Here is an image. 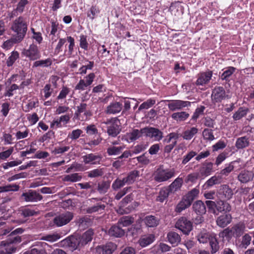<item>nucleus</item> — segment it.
Listing matches in <instances>:
<instances>
[{
  "instance_id": "obj_21",
  "label": "nucleus",
  "mask_w": 254,
  "mask_h": 254,
  "mask_svg": "<svg viewBox=\"0 0 254 254\" xmlns=\"http://www.w3.org/2000/svg\"><path fill=\"white\" fill-rule=\"evenodd\" d=\"M213 163L206 162L204 163L199 169V173L202 177L209 176L213 170Z\"/></svg>"
},
{
  "instance_id": "obj_32",
  "label": "nucleus",
  "mask_w": 254,
  "mask_h": 254,
  "mask_svg": "<svg viewBox=\"0 0 254 254\" xmlns=\"http://www.w3.org/2000/svg\"><path fill=\"white\" fill-rule=\"evenodd\" d=\"M182 184L183 179L181 178H178L167 188L171 193L174 192L181 188Z\"/></svg>"
},
{
  "instance_id": "obj_18",
  "label": "nucleus",
  "mask_w": 254,
  "mask_h": 254,
  "mask_svg": "<svg viewBox=\"0 0 254 254\" xmlns=\"http://www.w3.org/2000/svg\"><path fill=\"white\" fill-rule=\"evenodd\" d=\"M94 232L92 229H89L81 236L78 237L81 246H83L90 242L92 239Z\"/></svg>"
},
{
  "instance_id": "obj_25",
  "label": "nucleus",
  "mask_w": 254,
  "mask_h": 254,
  "mask_svg": "<svg viewBox=\"0 0 254 254\" xmlns=\"http://www.w3.org/2000/svg\"><path fill=\"white\" fill-rule=\"evenodd\" d=\"M143 221L148 227H155L159 224V219L153 215L146 216Z\"/></svg>"
},
{
  "instance_id": "obj_10",
  "label": "nucleus",
  "mask_w": 254,
  "mask_h": 254,
  "mask_svg": "<svg viewBox=\"0 0 254 254\" xmlns=\"http://www.w3.org/2000/svg\"><path fill=\"white\" fill-rule=\"evenodd\" d=\"M21 197H24L26 201L37 202L41 200L42 196L35 190H29L28 192L22 194Z\"/></svg>"
},
{
  "instance_id": "obj_45",
  "label": "nucleus",
  "mask_w": 254,
  "mask_h": 254,
  "mask_svg": "<svg viewBox=\"0 0 254 254\" xmlns=\"http://www.w3.org/2000/svg\"><path fill=\"white\" fill-rule=\"evenodd\" d=\"M61 237V236L60 234L57 233H54L51 234H48L44 236L41 238V239L50 242H54L59 240Z\"/></svg>"
},
{
  "instance_id": "obj_30",
  "label": "nucleus",
  "mask_w": 254,
  "mask_h": 254,
  "mask_svg": "<svg viewBox=\"0 0 254 254\" xmlns=\"http://www.w3.org/2000/svg\"><path fill=\"white\" fill-rule=\"evenodd\" d=\"M191 203L184 196L175 208V211L180 213L183 210L189 207Z\"/></svg>"
},
{
  "instance_id": "obj_13",
  "label": "nucleus",
  "mask_w": 254,
  "mask_h": 254,
  "mask_svg": "<svg viewBox=\"0 0 254 254\" xmlns=\"http://www.w3.org/2000/svg\"><path fill=\"white\" fill-rule=\"evenodd\" d=\"M116 248V245L113 243H109L105 246H98L96 248V251L99 254H112Z\"/></svg>"
},
{
  "instance_id": "obj_38",
  "label": "nucleus",
  "mask_w": 254,
  "mask_h": 254,
  "mask_svg": "<svg viewBox=\"0 0 254 254\" xmlns=\"http://www.w3.org/2000/svg\"><path fill=\"white\" fill-rule=\"evenodd\" d=\"M110 187V182L109 181H103L98 184L97 190L100 194H104L108 191Z\"/></svg>"
},
{
  "instance_id": "obj_29",
  "label": "nucleus",
  "mask_w": 254,
  "mask_h": 254,
  "mask_svg": "<svg viewBox=\"0 0 254 254\" xmlns=\"http://www.w3.org/2000/svg\"><path fill=\"white\" fill-rule=\"evenodd\" d=\"M222 182L221 177L214 176L208 179L204 184L203 187L205 189H209L215 185L220 184Z\"/></svg>"
},
{
  "instance_id": "obj_12",
  "label": "nucleus",
  "mask_w": 254,
  "mask_h": 254,
  "mask_svg": "<svg viewBox=\"0 0 254 254\" xmlns=\"http://www.w3.org/2000/svg\"><path fill=\"white\" fill-rule=\"evenodd\" d=\"M254 177V173L253 171L244 170L241 171L237 178L241 183L245 184L253 181Z\"/></svg>"
},
{
  "instance_id": "obj_51",
  "label": "nucleus",
  "mask_w": 254,
  "mask_h": 254,
  "mask_svg": "<svg viewBox=\"0 0 254 254\" xmlns=\"http://www.w3.org/2000/svg\"><path fill=\"white\" fill-rule=\"evenodd\" d=\"M236 68L230 66L225 70L221 75V78L223 80H227L228 78L235 72Z\"/></svg>"
},
{
  "instance_id": "obj_40",
  "label": "nucleus",
  "mask_w": 254,
  "mask_h": 254,
  "mask_svg": "<svg viewBox=\"0 0 254 254\" xmlns=\"http://www.w3.org/2000/svg\"><path fill=\"white\" fill-rule=\"evenodd\" d=\"M82 179V176L78 173H73L64 176L63 180L64 182H75L79 181Z\"/></svg>"
},
{
  "instance_id": "obj_64",
  "label": "nucleus",
  "mask_w": 254,
  "mask_h": 254,
  "mask_svg": "<svg viewBox=\"0 0 254 254\" xmlns=\"http://www.w3.org/2000/svg\"><path fill=\"white\" fill-rule=\"evenodd\" d=\"M132 200L131 195H127L119 203V207H125Z\"/></svg>"
},
{
  "instance_id": "obj_15",
  "label": "nucleus",
  "mask_w": 254,
  "mask_h": 254,
  "mask_svg": "<svg viewBox=\"0 0 254 254\" xmlns=\"http://www.w3.org/2000/svg\"><path fill=\"white\" fill-rule=\"evenodd\" d=\"M231 221V215L227 212L225 213V214L219 216L216 220V223L219 227L224 228L229 224Z\"/></svg>"
},
{
  "instance_id": "obj_54",
  "label": "nucleus",
  "mask_w": 254,
  "mask_h": 254,
  "mask_svg": "<svg viewBox=\"0 0 254 254\" xmlns=\"http://www.w3.org/2000/svg\"><path fill=\"white\" fill-rule=\"evenodd\" d=\"M19 187L16 185H9L5 186L0 187V193L8 191H17Z\"/></svg>"
},
{
  "instance_id": "obj_4",
  "label": "nucleus",
  "mask_w": 254,
  "mask_h": 254,
  "mask_svg": "<svg viewBox=\"0 0 254 254\" xmlns=\"http://www.w3.org/2000/svg\"><path fill=\"white\" fill-rule=\"evenodd\" d=\"M73 218V213L66 211L56 215L53 219V222L56 226L62 227L68 224Z\"/></svg>"
},
{
  "instance_id": "obj_37",
  "label": "nucleus",
  "mask_w": 254,
  "mask_h": 254,
  "mask_svg": "<svg viewBox=\"0 0 254 254\" xmlns=\"http://www.w3.org/2000/svg\"><path fill=\"white\" fill-rule=\"evenodd\" d=\"M220 193H221L226 199H230L233 195L232 190L227 185H222L220 189Z\"/></svg>"
},
{
  "instance_id": "obj_61",
  "label": "nucleus",
  "mask_w": 254,
  "mask_h": 254,
  "mask_svg": "<svg viewBox=\"0 0 254 254\" xmlns=\"http://www.w3.org/2000/svg\"><path fill=\"white\" fill-rule=\"evenodd\" d=\"M155 103V101L153 99H149L146 102H143L139 107L138 110L147 109L151 107Z\"/></svg>"
},
{
  "instance_id": "obj_16",
  "label": "nucleus",
  "mask_w": 254,
  "mask_h": 254,
  "mask_svg": "<svg viewBox=\"0 0 254 254\" xmlns=\"http://www.w3.org/2000/svg\"><path fill=\"white\" fill-rule=\"evenodd\" d=\"M154 240V235L149 234L141 236L138 243L141 247L143 248L152 243Z\"/></svg>"
},
{
  "instance_id": "obj_14",
  "label": "nucleus",
  "mask_w": 254,
  "mask_h": 254,
  "mask_svg": "<svg viewBox=\"0 0 254 254\" xmlns=\"http://www.w3.org/2000/svg\"><path fill=\"white\" fill-rule=\"evenodd\" d=\"M125 230L122 229L120 225L117 223V225L112 226L109 229L108 234L110 236L116 238H120L124 236Z\"/></svg>"
},
{
  "instance_id": "obj_35",
  "label": "nucleus",
  "mask_w": 254,
  "mask_h": 254,
  "mask_svg": "<svg viewBox=\"0 0 254 254\" xmlns=\"http://www.w3.org/2000/svg\"><path fill=\"white\" fill-rule=\"evenodd\" d=\"M134 222V218L130 216H125L121 217L118 220V224L120 226L127 227L130 225Z\"/></svg>"
},
{
  "instance_id": "obj_53",
  "label": "nucleus",
  "mask_w": 254,
  "mask_h": 254,
  "mask_svg": "<svg viewBox=\"0 0 254 254\" xmlns=\"http://www.w3.org/2000/svg\"><path fill=\"white\" fill-rule=\"evenodd\" d=\"M205 204L207 205L209 210L214 214L217 215V201L216 202L211 200H206Z\"/></svg>"
},
{
  "instance_id": "obj_11",
  "label": "nucleus",
  "mask_w": 254,
  "mask_h": 254,
  "mask_svg": "<svg viewBox=\"0 0 254 254\" xmlns=\"http://www.w3.org/2000/svg\"><path fill=\"white\" fill-rule=\"evenodd\" d=\"M63 244L68 247L71 251L77 249L81 246L78 237L70 236L62 241Z\"/></svg>"
},
{
  "instance_id": "obj_17",
  "label": "nucleus",
  "mask_w": 254,
  "mask_h": 254,
  "mask_svg": "<svg viewBox=\"0 0 254 254\" xmlns=\"http://www.w3.org/2000/svg\"><path fill=\"white\" fill-rule=\"evenodd\" d=\"M192 207L193 210L199 215H202L206 212L205 204L201 200L195 201Z\"/></svg>"
},
{
  "instance_id": "obj_19",
  "label": "nucleus",
  "mask_w": 254,
  "mask_h": 254,
  "mask_svg": "<svg viewBox=\"0 0 254 254\" xmlns=\"http://www.w3.org/2000/svg\"><path fill=\"white\" fill-rule=\"evenodd\" d=\"M122 107V104L120 102L113 103L107 107L105 112L108 114H115L120 112Z\"/></svg>"
},
{
  "instance_id": "obj_44",
  "label": "nucleus",
  "mask_w": 254,
  "mask_h": 254,
  "mask_svg": "<svg viewBox=\"0 0 254 254\" xmlns=\"http://www.w3.org/2000/svg\"><path fill=\"white\" fill-rule=\"evenodd\" d=\"M189 117V114L185 112H181L173 113L172 118L177 121H183Z\"/></svg>"
},
{
  "instance_id": "obj_8",
  "label": "nucleus",
  "mask_w": 254,
  "mask_h": 254,
  "mask_svg": "<svg viewBox=\"0 0 254 254\" xmlns=\"http://www.w3.org/2000/svg\"><path fill=\"white\" fill-rule=\"evenodd\" d=\"M228 96L223 87L216 86L212 90L211 98L215 102H220L225 99Z\"/></svg>"
},
{
  "instance_id": "obj_39",
  "label": "nucleus",
  "mask_w": 254,
  "mask_h": 254,
  "mask_svg": "<svg viewBox=\"0 0 254 254\" xmlns=\"http://www.w3.org/2000/svg\"><path fill=\"white\" fill-rule=\"evenodd\" d=\"M199 192V190L198 189L194 188L189 191L184 197L191 204L193 200L197 197Z\"/></svg>"
},
{
  "instance_id": "obj_49",
  "label": "nucleus",
  "mask_w": 254,
  "mask_h": 254,
  "mask_svg": "<svg viewBox=\"0 0 254 254\" xmlns=\"http://www.w3.org/2000/svg\"><path fill=\"white\" fill-rule=\"evenodd\" d=\"M105 208V205L104 204H102L101 203H98L96 205L89 207L86 209V211L88 213H92L93 212H96L99 211L100 210H104Z\"/></svg>"
},
{
  "instance_id": "obj_5",
  "label": "nucleus",
  "mask_w": 254,
  "mask_h": 254,
  "mask_svg": "<svg viewBox=\"0 0 254 254\" xmlns=\"http://www.w3.org/2000/svg\"><path fill=\"white\" fill-rule=\"evenodd\" d=\"M144 135L156 141H160L163 137V132L157 128L146 127L142 128Z\"/></svg>"
},
{
  "instance_id": "obj_34",
  "label": "nucleus",
  "mask_w": 254,
  "mask_h": 254,
  "mask_svg": "<svg viewBox=\"0 0 254 254\" xmlns=\"http://www.w3.org/2000/svg\"><path fill=\"white\" fill-rule=\"evenodd\" d=\"M142 135H144V133L142 131V128L140 130L134 129L127 134V137L129 140L132 141L137 139Z\"/></svg>"
},
{
  "instance_id": "obj_3",
  "label": "nucleus",
  "mask_w": 254,
  "mask_h": 254,
  "mask_svg": "<svg viewBox=\"0 0 254 254\" xmlns=\"http://www.w3.org/2000/svg\"><path fill=\"white\" fill-rule=\"evenodd\" d=\"M105 123L107 125V133L109 135L116 137L121 132V123L117 118L108 120Z\"/></svg>"
},
{
  "instance_id": "obj_48",
  "label": "nucleus",
  "mask_w": 254,
  "mask_h": 254,
  "mask_svg": "<svg viewBox=\"0 0 254 254\" xmlns=\"http://www.w3.org/2000/svg\"><path fill=\"white\" fill-rule=\"evenodd\" d=\"M36 212L28 208H22L19 210V214L21 216L27 217L34 215Z\"/></svg>"
},
{
  "instance_id": "obj_59",
  "label": "nucleus",
  "mask_w": 254,
  "mask_h": 254,
  "mask_svg": "<svg viewBox=\"0 0 254 254\" xmlns=\"http://www.w3.org/2000/svg\"><path fill=\"white\" fill-rule=\"evenodd\" d=\"M104 174L102 169H96L88 172V177L95 178L102 176Z\"/></svg>"
},
{
  "instance_id": "obj_60",
  "label": "nucleus",
  "mask_w": 254,
  "mask_h": 254,
  "mask_svg": "<svg viewBox=\"0 0 254 254\" xmlns=\"http://www.w3.org/2000/svg\"><path fill=\"white\" fill-rule=\"evenodd\" d=\"M197 155V153L193 151L189 152L187 155L183 157L182 163L184 165L188 163L193 157Z\"/></svg>"
},
{
  "instance_id": "obj_28",
  "label": "nucleus",
  "mask_w": 254,
  "mask_h": 254,
  "mask_svg": "<svg viewBox=\"0 0 254 254\" xmlns=\"http://www.w3.org/2000/svg\"><path fill=\"white\" fill-rule=\"evenodd\" d=\"M85 164H95L100 161L101 157L92 153L84 155L82 157Z\"/></svg>"
},
{
  "instance_id": "obj_57",
  "label": "nucleus",
  "mask_w": 254,
  "mask_h": 254,
  "mask_svg": "<svg viewBox=\"0 0 254 254\" xmlns=\"http://www.w3.org/2000/svg\"><path fill=\"white\" fill-rule=\"evenodd\" d=\"M21 241V237L16 236H9V238L6 241L1 242V245H3L4 246H6V243L7 244H13V243H20Z\"/></svg>"
},
{
  "instance_id": "obj_33",
  "label": "nucleus",
  "mask_w": 254,
  "mask_h": 254,
  "mask_svg": "<svg viewBox=\"0 0 254 254\" xmlns=\"http://www.w3.org/2000/svg\"><path fill=\"white\" fill-rule=\"evenodd\" d=\"M198 128L192 127L183 132V137L185 140H190L198 132Z\"/></svg>"
},
{
  "instance_id": "obj_56",
  "label": "nucleus",
  "mask_w": 254,
  "mask_h": 254,
  "mask_svg": "<svg viewBox=\"0 0 254 254\" xmlns=\"http://www.w3.org/2000/svg\"><path fill=\"white\" fill-rule=\"evenodd\" d=\"M134 209V207L131 204L127 206H126L125 207H119L117 210V212L120 214H127L130 213Z\"/></svg>"
},
{
  "instance_id": "obj_36",
  "label": "nucleus",
  "mask_w": 254,
  "mask_h": 254,
  "mask_svg": "<svg viewBox=\"0 0 254 254\" xmlns=\"http://www.w3.org/2000/svg\"><path fill=\"white\" fill-rule=\"evenodd\" d=\"M82 113H84L86 117L91 115L90 112L87 110V105L86 103H81L77 107L75 115L78 117Z\"/></svg>"
},
{
  "instance_id": "obj_27",
  "label": "nucleus",
  "mask_w": 254,
  "mask_h": 254,
  "mask_svg": "<svg viewBox=\"0 0 254 254\" xmlns=\"http://www.w3.org/2000/svg\"><path fill=\"white\" fill-rule=\"evenodd\" d=\"M217 211L218 212H229L231 210V206L229 203L223 200L217 201Z\"/></svg>"
},
{
  "instance_id": "obj_43",
  "label": "nucleus",
  "mask_w": 254,
  "mask_h": 254,
  "mask_svg": "<svg viewBox=\"0 0 254 254\" xmlns=\"http://www.w3.org/2000/svg\"><path fill=\"white\" fill-rule=\"evenodd\" d=\"M170 193L171 192L168 188H163L159 191V195L157 196L156 200L161 202H163L168 198Z\"/></svg>"
},
{
  "instance_id": "obj_52",
  "label": "nucleus",
  "mask_w": 254,
  "mask_h": 254,
  "mask_svg": "<svg viewBox=\"0 0 254 254\" xmlns=\"http://www.w3.org/2000/svg\"><path fill=\"white\" fill-rule=\"evenodd\" d=\"M202 136L205 140L210 141L215 139L213 134V131L211 129L205 128L202 131Z\"/></svg>"
},
{
  "instance_id": "obj_31",
  "label": "nucleus",
  "mask_w": 254,
  "mask_h": 254,
  "mask_svg": "<svg viewBox=\"0 0 254 254\" xmlns=\"http://www.w3.org/2000/svg\"><path fill=\"white\" fill-rule=\"evenodd\" d=\"M169 242L172 245L177 246L181 242V237L175 232H170L167 235Z\"/></svg>"
},
{
  "instance_id": "obj_2",
  "label": "nucleus",
  "mask_w": 254,
  "mask_h": 254,
  "mask_svg": "<svg viewBox=\"0 0 254 254\" xmlns=\"http://www.w3.org/2000/svg\"><path fill=\"white\" fill-rule=\"evenodd\" d=\"M175 175L174 169H164L159 168L154 174V180L158 183L165 182L173 177Z\"/></svg>"
},
{
  "instance_id": "obj_23",
  "label": "nucleus",
  "mask_w": 254,
  "mask_h": 254,
  "mask_svg": "<svg viewBox=\"0 0 254 254\" xmlns=\"http://www.w3.org/2000/svg\"><path fill=\"white\" fill-rule=\"evenodd\" d=\"M212 75V72L211 71H208L201 73L196 81L197 85H203L205 84L210 80Z\"/></svg>"
},
{
  "instance_id": "obj_46",
  "label": "nucleus",
  "mask_w": 254,
  "mask_h": 254,
  "mask_svg": "<svg viewBox=\"0 0 254 254\" xmlns=\"http://www.w3.org/2000/svg\"><path fill=\"white\" fill-rule=\"evenodd\" d=\"M127 185L123 178L122 179L117 178L114 181L112 185V188L114 190H117Z\"/></svg>"
},
{
  "instance_id": "obj_26",
  "label": "nucleus",
  "mask_w": 254,
  "mask_h": 254,
  "mask_svg": "<svg viewBox=\"0 0 254 254\" xmlns=\"http://www.w3.org/2000/svg\"><path fill=\"white\" fill-rule=\"evenodd\" d=\"M139 176V172L137 170H133L128 173L127 177H124L127 185L132 184L137 178Z\"/></svg>"
},
{
  "instance_id": "obj_62",
  "label": "nucleus",
  "mask_w": 254,
  "mask_h": 254,
  "mask_svg": "<svg viewBox=\"0 0 254 254\" xmlns=\"http://www.w3.org/2000/svg\"><path fill=\"white\" fill-rule=\"evenodd\" d=\"M247 114V111L245 110L240 108L233 115V118L235 120H239Z\"/></svg>"
},
{
  "instance_id": "obj_42",
  "label": "nucleus",
  "mask_w": 254,
  "mask_h": 254,
  "mask_svg": "<svg viewBox=\"0 0 254 254\" xmlns=\"http://www.w3.org/2000/svg\"><path fill=\"white\" fill-rule=\"evenodd\" d=\"M124 146H111L107 149V153L109 155L117 156L123 152Z\"/></svg>"
},
{
  "instance_id": "obj_20",
  "label": "nucleus",
  "mask_w": 254,
  "mask_h": 254,
  "mask_svg": "<svg viewBox=\"0 0 254 254\" xmlns=\"http://www.w3.org/2000/svg\"><path fill=\"white\" fill-rule=\"evenodd\" d=\"M232 228L233 237L239 238L244 234L246 227L244 223H239L234 225Z\"/></svg>"
},
{
  "instance_id": "obj_24",
  "label": "nucleus",
  "mask_w": 254,
  "mask_h": 254,
  "mask_svg": "<svg viewBox=\"0 0 254 254\" xmlns=\"http://www.w3.org/2000/svg\"><path fill=\"white\" fill-rule=\"evenodd\" d=\"M28 3V1L27 0H20V1L18 3L16 9H14L11 12L10 17L12 18L14 16H17L18 15V12L19 13H22L25 6Z\"/></svg>"
},
{
  "instance_id": "obj_47",
  "label": "nucleus",
  "mask_w": 254,
  "mask_h": 254,
  "mask_svg": "<svg viewBox=\"0 0 254 254\" xmlns=\"http://www.w3.org/2000/svg\"><path fill=\"white\" fill-rule=\"evenodd\" d=\"M52 62L50 59H47L45 60L37 61L34 63L33 67H48L50 66L52 64Z\"/></svg>"
},
{
  "instance_id": "obj_6",
  "label": "nucleus",
  "mask_w": 254,
  "mask_h": 254,
  "mask_svg": "<svg viewBox=\"0 0 254 254\" xmlns=\"http://www.w3.org/2000/svg\"><path fill=\"white\" fill-rule=\"evenodd\" d=\"M175 227L181 230L184 234L189 235L192 229V224L190 220L185 217H182L177 221Z\"/></svg>"
},
{
  "instance_id": "obj_63",
  "label": "nucleus",
  "mask_w": 254,
  "mask_h": 254,
  "mask_svg": "<svg viewBox=\"0 0 254 254\" xmlns=\"http://www.w3.org/2000/svg\"><path fill=\"white\" fill-rule=\"evenodd\" d=\"M83 131L79 129H77L72 131L71 133L69 134L68 137L72 140H75L79 138Z\"/></svg>"
},
{
  "instance_id": "obj_55",
  "label": "nucleus",
  "mask_w": 254,
  "mask_h": 254,
  "mask_svg": "<svg viewBox=\"0 0 254 254\" xmlns=\"http://www.w3.org/2000/svg\"><path fill=\"white\" fill-rule=\"evenodd\" d=\"M19 58V53L17 51H13L11 53L10 56L8 58L6 61V64L8 66H11L14 64L15 61Z\"/></svg>"
},
{
  "instance_id": "obj_7",
  "label": "nucleus",
  "mask_w": 254,
  "mask_h": 254,
  "mask_svg": "<svg viewBox=\"0 0 254 254\" xmlns=\"http://www.w3.org/2000/svg\"><path fill=\"white\" fill-rule=\"evenodd\" d=\"M22 54L32 61L37 60L41 57L38 47L34 44L30 45L28 49H24Z\"/></svg>"
},
{
  "instance_id": "obj_22",
  "label": "nucleus",
  "mask_w": 254,
  "mask_h": 254,
  "mask_svg": "<svg viewBox=\"0 0 254 254\" xmlns=\"http://www.w3.org/2000/svg\"><path fill=\"white\" fill-rule=\"evenodd\" d=\"M250 144L249 137L244 136L239 137L237 139L235 143V146L238 149H241L248 147Z\"/></svg>"
},
{
  "instance_id": "obj_1",
  "label": "nucleus",
  "mask_w": 254,
  "mask_h": 254,
  "mask_svg": "<svg viewBox=\"0 0 254 254\" xmlns=\"http://www.w3.org/2000/svg\"><path fill=\"white\" fill-rule=\"evenodd\" d=\"M10 29L15 33L13 35L22 41L27 31V24L25 19L22 16H19L13 21Z\"/></svg>"
},
{
  "instance_id": "obj_9",
  "label": "nucleus",
  "mask_w": 254,
  "mask_h": 254,
  "mask_svg": "<svg viewBox=\"0 0 254 254\" xmlns=\"http://www.w3.org/2000/svg\"><path fill=\"white\" fill-rule=\"evenodd\" d=\"M168 104V108L170 110L174 111L178 110H181L183 108L189 106L191 103L189 101H184L182 100H172L169 101Z\"/></svg>"
},
{
  "instance_id": "obj_41",
  "label": "nucleus",
  "mask_w": 254,
  "mask_h": 254,
  "mask_svg": "<svg viewBox=\"0 0 254 254\" xmlns=\"http://www.w3.org/2000/svg\"><path fill=\"white\" fill-rule=\"evenodd\" d=\"M21 41V40L17 38L16 37L12 35L10 39L3 43L2 47L5 49H8L14 44L19 43Z\"/></svg>"
},
{
  "instance_id": "obj_50",
  "label": "nucleus",
  "mask_w": 254,
  "mask_h": 254,
  "mask_svg": "<svg viewBox=\"0 0 254 254\" xmlns=\"http://www.w3.org/2000/svg\"><path fill=\"white\" fill-rule=\"evenodd\" d=\"M209 244L211 247V253L212 254L216 253L219 250V243L216 238H211L209 241Z\"/></svg>"
},
{
  "instance_id": "obj_58",
  "label": "nucleus",
  "mask_w": 254,
  "mask_h": 254,
  "mask_svg": "<svg viewBox=\"0 0 254 254\" xmlns=\"http://www.w3.org/2000/svg\"><path fill=\"white\" fill-rule=\"evenodd\" d=\"M210 239V235L206 233H200L197 236V240L200 243H206Z\"/></svg>"
}]
</instances>
